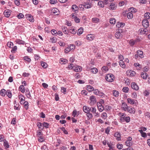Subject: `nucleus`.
Segmentation results:
<instances>
[{
  "label": "nucleus",
  "mask_w": 150,
  "mask_h": 150,
  "mask_svg": "<svg viewBox=\"0 0 150 150\" xmlns=\"http://www.w3.org/2000/svg\"><path fill=\"white\" fill-rule=\"evenodd\" d=\"M113 76L111 74H108L105 76V79L108 82H112L113 80Z\"/></svg>",
  "instance_id": "obj_1"
},
{
  "label": "nucleus",
  "mask_w": 150,
  "mask_h": 150,
  "mask_svg": "<svg viewBox=\"0 0 150 150\" xmlns=\"http://www.w3.org/2000/svg\"><path fill=\"white\" fill-rule=\"evenodd\" d=\"M122 31L121 30L120 31L116 32L115 35V37L117 39L121 38L122 36Z\"/></svg>",
  "instance_id": "obj_2"
},
{
  "label": "nucleus",
  "mask_w": 150,
  "mask_h": 150,
  "mask_svg": "<svg viewBox=\"0 0 150 150\" xmlns=\"http://www.w3.org/2000/svg\"><path fill=\"white\" fill-rule=\"evenodd\" d=\"M142 25L145 28H147L149 26V23L146 19H144L142 21Z\"/></svg>",
  "instance_id": "obj_3"
},
{
  "label": "nucleus",
  "mask_w": 150,
  "mask_h": 150,
  "mask_svg": "<svg viewBox=\"0 0 150 150\" xmlns=\"http://www.w3.org/2000/svg\"><path fill=\"white\" fill-rule=\"evenodd\" d=\"M97 105L98 110L100 112H101L103 111L104 109V108L103 106L100 103H97Z\"/></svg>",
  "instance_id": "obj_4"
},
{
  "label": "nucleus",
  "mask_w": 150,
  "mask_h": 150,
  "mask_svg": "<svg viewBox=\"0 0 150 150\" xmlns=\"http://www.w3.org/2000/svg\"><path fill=\"white\" fill-rule=\"evenodd\" d=\"M131 86L133 89L137 91L139 89L138 86L134 82H133L131 83Z\"/></svg>",
  "instance_id": "obj_5"
},
{
  "label": "nucleus",
  "mask_w": 150,
  "mask_h": 150,
  "mask_svg": "<svg viewBox=\"0 0 150 150\" xmlns=\"http://www.w3.org/2000/svg\"><path fill=\"white\" fill-rule=\"evenodd\" d=\"M87 39L89 40L92 41L95 38L94 35L92 34H89L86 36Z\"/></svg>",
  "instance_id": "obj_6"
},
{
  "label": "nucleus",
  "mask_w": 150,
  "mask_h": 150,
  "mask_svg": "<svg viewBox=\"0 0 150 150\" xmlns=\"http://www.w3.org/2000/svg\"><path fill=\"white\" fill-rule=\"evenodd\" d=\"M52 11V14H54L55 15H57L59 14V11L57 8H54Z\"/></svg>",
  "instance_id": "obj_7"
},
{
  "label": "nucleus",
  "mask_w": 150,
  "mask_h": 150,
  "mask_svg": "<svg viewBox=\"0 0 150 150\" xmlns=\"http://www.w3.org/2000/svg\"><path fill=\"white\" fill-rule=\"evenodd\" d=\"M90 99L91 100V103L93 104L95 103L96 102V98L93 96H91L90 97Z\"/></svg>",
  "instance_id": "obj_8"
},
{
  "label": "nucleus",
  "mask_w": 150,
  "mask_h": 150,
  "mask_svg": "<svg viewBox=\"0 0 150 150\" xmlns=\"http://www.w3.org/2000/svg\"><path fill=\"white\" fill-rule=\"evenodd\" d=\"M81 67L80 66H76L74 67L73 70L76 72H78L81 70Z\"/></svg>",
  "instance_id": "obj_9"
},
{
  "label": "nucleus",
  "mask_w": 150,
  "mask_h": 150,
  "mask_svg": "<svg viewBox=\"0 0 150 150\" xmlns=\"http://www.w3.org/2000/svg\"><path fill=\"white\" fill-rule=\"evenodd\" d=\"M114 136L116 137V139L118 141H120L121 140V134L120 133L118 132L115 133L114 135Z\"/></svg>",
  "instance_id": "obj_10"
},
{
  "label": "nucleus",
  "mask_w": 150,
  "mask_h": 150,
  "mask_svg": "<svg viewBox=\"0 0 150 150\" xmlns=\"http://www.w3.org/2000/svg\"><path fill=\"white\" fill-rule=\"evenodd\" d=\"M109 8L110 10H114L116 9V6L115 4L112 3L110 4Z\"/></svg>",
  "instance_id": "obj_11"
},
{
  "label": "nucleus",
  "mask_w": 150,
  "mask_h": 150,
  "mask_svg": "<svg viewBox=\"0 0 150 150\" xmlns=\"http://www.w3.org/2000/svg\"><path fill=\"white\" fill-rule=\"evenodd\" d=\"M83 111L86 113L89 112L90 111V108L87 107L86 106H84L83 107Z\"/></svg>",
  "instance_id": "obj_12"
},
{
  "label": "nucleus",
  "mask_w": 150,
  "mask_h": 150,
  "mask_svg": "<svg viewBox=\"0 0 150 150\" xmlns=\"http://www.w3.org/2000/svg\"><path fill=\"white\" fill-rule=\"evenodd\" d=\"M127 110L129 112L131 113L134 114L135 113V109L133 108L128 107Z\"/></svg>",
  "instance_id": "obj_13"
},
{
  "label": "nucleus",
  "mask_w": 150,
  "mask_h": 150,
  "mask_svg": "<svg viewBox=\"0 0 150 150\" xmlns=\"http://www.w3.org/2000/svg\"><path fill=\"white\" fill-rule=\"evenodd\" d=\"M137 53L138 55L141 58H142L144 57L143 55V52L141 50H139L137 52Z\"/></svg>",
  "instance_id": "obj_14"
},
{
  "label": "nucleus",
  "mask_w": 150,
  "mask_h": 150,
  "mask_svg": "<svg viewBox=\"0 0 150 150\" xmlns=\"http://www.w3.org/2000/svg\"><path fill=\"white\" fill-rule=\"evenodd\" d=\"M125 25V24L123 23H121L118 22L117 23V24H116V26L117 27L119 28H122Z\"/></svg>",
  "instance_id": "obj_15"
},
{
  "label": "nucleus",
  "mask_w": 150,
  "mask_h": 150,
  "mask_svg": "<svg viewBox=\"0 0 150 150\" xmlns=\"http://www.w3.org/2000/svg\"><path fill=\"white\" fill-rule=\"evenodd\" d=\"M122 108L125 111H126L128 109L127 104L125 103H122Z\"/></svg>",
  "instance_id": "obj_16"
},
{
  "label": "nucleus",
  "mask_w": 150,
  "mask_h": 150,
  "mask_svg": "<svg viewBox=\"0 0 150 150\" xmlns=\"http://www.w3.org/2000/svg\"><path fill=\"white\" fill-rule=\"evenodd\" d=\"M4 14L5 17H9L11 14L10 10H8L7 11H5L4 12Z\"/></svg>",
  "instance_id": "obj_17"
},
{
  "label": "nucleus",
  "mask_w": 150,
  "mask_h": 150,
  "mask_svg": "<svg viewBox=\"0 0 150 150\" xmlns=\"http://www.w3.org/2000/svg\"><path fill=\"white\" fill-rule=\"evenodd\" d=\"M147 76L148 75L146 73H144L142 72L141 74V76L142 78L145 79H146L147 78Z\"/></svg>",
  "instance_id": "obj_18"
},
{
  "label": "nucleus",
  "mask_w": 150,
  "mask_h": 150,
  "mask_svg": "<svg viewBox=\"0 0 150 150\" xmlns=\"http://www.w3.org/2000/svg\"><path fill=\"white\" fill-rule=\"evenodd\" d=\"M139 31L142 34H145L146 33V32L148 31L147 29L143 28L140 29Z\"/></svg>",
  "instance_id": "obj_19"
},
{
  "label": "nucleus",
  "mask_w": 150,
  "mask_h": 150,
  "mask_svg": "<svg viewBox=\"0 0 150 150\" xmlns=\"http://www.w3.org/2000/svg\"><path fill=\"white\" fill-rule=\"evenodd\" d=\"M17 43L19 44L23 45L25 44V42L19 39H17L16 41Z\"/></svg>",
  "instance_id": "obj_20"
},
{
  "label": "nucleus",
  "mask_w": 150,
  "mask_h": 150,
  "mask_svg": "<svg viewBox=\"0 0 150 150\" xmlns=\"http://www.w3.org/2000/svg\"><path fill=\"white\" fill-rule=\"evenodd\" d=\"M83 32V29L81 27L80 28H79L78 31L77 32V34L79 35H81Z\"/></svg>",
  "instance_id": "obj_21"
},
{
  "label": "nucleus",
  "mask_w": 150,
  "mask_h": 150,
  "mask_svg": "<svg viewBox=\"0 0 150 150\" xmlns=\"http://www.w3.org/2000/svg\"><path fill=\"white\" fill-rule=\"evenodd\" d=\"M6 91L4 89H2L0 91V94L3 96H4L6 94Z\"/></svg>",
  "instance_id": "obj_22"
},
{
  "label": "nucleus",
  "mask_w": 150,
  "mask_h": 150,
  "mask_svg": "<svg viewBox=\"0 0 150 150\" xmlns=\"http://www.w3.org/2000/svg\"><path fill=\"white\" fill-rule=\"evenodd\" d=\"M27 15V16L28 17V20L31 22H33L34 21V19L33 18V16H32L30 14H28Z\"/></svg>",
  "instance_id": "obj_23"
},
{
  "label": "nucleus",
  "mask_w": 150,
  "mask_h": 150,
  "mask_svg": "<svg viewBox=\"0 0 150 150\" xmlns=\"http://www.w3.org/2000/svg\"><path fill=\"white\" fill-rule=\"evenodd\" d=\"M119 64L123 68H125V65L124 62L122 60H120L119 62Z\"/></svg>",
  "instance_id": "obj_24"
},
{
  "label": "nucleus",
  "mask_w": 150,
  "mask_h": 150,
  "mask_svg": "<svg viewBox=\"0 0 150 150\" xmlns=\"http://www.w3.org/2000/svg\"><path fill=\"white\" fill-rule=\"evenodd\" d=\"M26 95L27 96V98H29L31 99V96L30 95V93L29 90H26L25 92Z\"/></svg>",
  "instance_id": "obj_25"
},
{
  "label": "nucleus",
  "mask_w": 150,
  "mask_h": 150,
  "mask_svg": "<svg viewBox=\"0 0 150 150\" xmlns=\"http://www.w3.org/2000/svg\"><path fill=\"white\" fill-rule=\"evenodd\" d=\"M127 101L128 103L131 104H134L135 101L134 100L130 98H128L127 99Z\"/></svg>",
  "instance_id": "obj_26"
},
{
  "label": "nucleus",
  "mask_w": 150,
  "mask_h": 150,
  "mask_svg": "<svg viewBox=\"0 0 150 150\" xmlns=\"http://www.w3.org/2000/svg\"><path fill=\"white\" fill-rule=\"evenodd\" d=\"M150 13L149 12H146L144 14V16L146 17V19H149L150 18Z\"/></svg>",
  "instance_id": "obj_27"
},
{
  "label": "nucleus",
  "mask_w": 150,
  "mask_h": 150,
  "mask_svg": "<svg viewBox=\"0 0 150 150\" xmlns=\"http://www.w3.org/2000/svg\"><path fill=\"white\" fill-rule=\"evenodd\" d=\"M62 29L63 32L65 34H68V31L67 30V27L64 26H62Z\"/></svg>",
  "instance_id": "obj_28"
},
{
  "label": "nucleus",
  "mask_w": 150,
  "mask_h": 150,
  "mask_svg": "<svg viewBox=\"0 0 150 150\" xmlns=\"http://www.w3.org/2000/svg\"><path fill=\"white\" fill-rule=\"evenodd\" d=\"M98 5L101 7H104V2L102 1H99L98 3Z\"/></svg>",
  "instance_id": "obj_29"
},
{
  "label": "nucleus",
  "mask_w": 150,
  "mask_h": 150,
  "mask_svg": "<svg viewBox=\"0 0 150 150\" xmlns=\"http://www.w3.org/2000/svg\"><path fill=\"white\" fill-rule=\"evenodd\" d=\"M125 121L127 122H129L130 121V118L129 117H125L124 116L123 117V119Z\"/></svg>",
  "instance_id": "obj_30"
},
{
  "label": "nucleus",
  "mask_w": 150,
  "mask_h": 150,
  "mask_svg": "<svg viewBox=\"0 0 150 150\" xmlns=\"http://www.w3.org/2000/svg\"><path fill=\"white\" fill-rule=\"evenodd\" d=\"M91 71L93 74H96L98 72V70L95 68H93L91 69Z\"/></svg>",
  "instance_id": "obj_31"
},
{
  "label": "nucleus",
  "mask_w": 150,
  "mask_h": 150,
  "mask_svg": "<svg viewBox=\"0 0 150 150\" xmlns=\"http://www.w3.org/2000/svg\"><path fill=\"white\" fill-rule=\"evenodd\" d=\"M6 94L9 98H10L12 97V95L11 93L10 90H7L6 91Z\"/></svg>",
  "instance_id": "obj_32"
},
{
  "label": "nucleus",
  "mask_w": 150,
  "mask_h": 150,
  "mask_svg": "<svg viewBox=\"0 0 150 150\" xmlns=\"http://www.w3.org/2000/svg\"><path fill=\"white\" fill-rule=\"evenodd\" d=\"M113 95L116 97L118 96L119 95V92L118 91H117L115 90H114L113 91Z\"/></svg>",
  "instance_id": "obj_33"
},
{
  "label": "nucleus",
  "mask_w": 150,
  "mask_h": 150,
  "mask_svg": "<svg viewBox=\"0 0 150 150\" xmlns=\"http://www.w3.org/2000/svg\"><path fill=\"white\" fill-rule=\"evenodd\" d=\"M126 145L127 146H128L129 147L131 146L132 144V141H126L125 142Z\"/></svg>",
  "instance_id": "obj_34"
},
{
  "label": "nucleus",
  "mask_w": 150,
  "mask_h": 150,
  "mask_svg": "<svg viewBox=\"0 0 150 150\" xmlns=\"http://www.w3.org/2000/svg\"><path fill=\"white\" fill-rule=\"evenodd\" d=\"M19 89L20 91L23 93H24L25 91V88L23 85H21L19 87Z\"/></svg>",
  "instance_id": "obj_35"
},
{
  "label": "nucleus",
  "mask_w": 150,
  "mask_h": 150,
  "mask_svg": "<svg viewBox=\"0 0 150 150\" xmlns=\"http://www.w3.org/2000/svg\"><path fill=\"white\" fill-rule=\"evenodd\" d=\"M41 65L42 67L44 68H46L47 67V64L45 62H41Z\"/></svg>",
  "instance_id": "obj_36"
},
{
  "label": "nucleus",
  "mask_w": 150,
  "mask_h": 150,
  "mask_svg": "<svg viewBox=\"0 0 150 150\" xmlns=\"http://www.w3.org/2000/svg\"><path fill=\"white\" fill-rule=\"evenodd\" d=\"M127 17L129 19H131L133 17V15L131 12L128 13L127 14Z\"/></svg>",
  "instance_id": "obj_37"
},
{
  "label": "nucleus",
  "mask_w": 150,
  "mask_h": 150,
  "mask_svg": "<svg viewBox=\"0 0 150 150\" xmlns=\"http://www.w3.org/2000/svg\"><path fill=\"white\" fill-rule=\"evenodd\" d=\"M87 88V90L89 91H93L94 89L91 86H88Z\"/></svg>",
  "instance_id": "obj_38"
},
{
  "label": "nucleus",
  "mask_w": 150,
  "mask_h": 150,
  "mask_svg": "<svg viewBox=\"0 0 150 150\" xmlns=\"http://www.w3.org/2000/svg\"><path fill=\"white\" fill-rule=\"evenodd\" d=\"M4 147L6 148H8L9 147V145L8 142L5 141L4 142Z\"/></svg>",
  "instance_id": "obj_39"
},
{
  "label": "nucleus",
  "mask_w": 150,
  "mask_h": 150,
  "mask_svg": "<svg viewBox=\"0 0 150 150\" xmlns=\"http://www.w3.org/2000/svg\"><path fill=\"white\" fill-rule=\"evenodd\" d=\"M93 22L95 23H97L99 21V19L97 18H93L92 19Z\"/></svg>",
  "instance_id": "obj_40"
},
{
  "label": "nucleus",
  "mask_w": 150,
  "mask_h": 150,
  "mask_svg": "<svg viewBox=\"0 0 150 150\" xmlns=\"http://www.w3.org/2000/svg\"><path fill=\"white\" fill-rule=\"evenodd\" d=\"M96 109L95 108L91 107L90 108V111L93 113H96Z\"/></svg>",
  "instance_id": "obj_41"
},
{
  "label": "nucleus",
  "mask_w": 150,
  "mask_h": 150,
  "mask_svg": "<svg viewBox=\"0 0 150 150\" xmlns=\"http://www.w3.org/2000/svg\"><path fill=\"white\" fill-rule=\"evenodd\" d=\"M129 88L127 87H124L122 88L123 92L125 93H127L129 91Z\"/></svg>",
  "instance_id": "obj_42"
},
{
  "label": "nucleus",
  "mask_w": 150,
  "mask_h": 150,
  "mask_svg": "<svg viewBox=\"0 0 150 150\" xmlns=\"http://www.w3.org/2000/svg\"><path fill=\"white\" fill-rule=\"evenodd\" d=\"M86 115L87 116V117L89 119H91L93 117V115L90 112H88L87 113V114H86Z\"/></svg>",
  "instance_id": "obj_43"
},
{
  "label": "nucleus",
  "mask_w": 150,
  "mask_h": 150,
  "mask_svg": "<svg viewBox=\"0 0 150 150\" xmlns=\"http://www.w3.org/2000/svg\"><path fill=\"white\" fill-rule=\"evenodd\" d=\"M17 49V47L16 46H14L12 48V50H11V52L12 53H15Z\"/></svg>",
  "instance_id": "obj_44"
},
{
  "label": "nucleus",
  "mask_w": 150,
  "mask_h": 150,
  "mask_svg": "<svg viewBox=\"0 0 150 150\" xmlns=\"http://www.w3.org/2000/svg\"><path fill=\"white\" fill-rule=\"evenodd\" d=\"M101 117L103 119H105L107 117L106 113L105 112H103L102 113Z\"/></svg>",
  "instance_id": "obj_45"
},
{
  "label": "nucleus",
  "mask_w": 150,
  "mask_h": 150,
  "mask_svg": "<svg viewBox=\"0 0 150 150\" xmlns=\"http://www.w3.org/2000/svg\"><path fill=\"white\" fill-rule=\"evenodd\" d=\"M110 23L111 24H114L116 22V20L115 19L111 18L110 20Z\"/></svg>",
  "instance_id": "obj_46"
},
{
  "label": "nucleus",
  "mask_w": 150,
  "mask_h": 150,
  "mask_svg": "<svg viewBox=\"0 0 150 150\" xmlns=\"http://www.w3.org/2000/svg\"><path fill=\"white\" fill-rule=\"evenodd\" d=\"M63 131L64 133L65 134H68V132L65 130V128L64 127H62L60 128Z\"/></svg>",
  "instance_id": "obj_47"
},
{
  "label": "nucleus",
  "mask_w": 150,
  "mask_h": 150,
  "mask_svg": "<svg viewBox=\"0 0 150 150\" xmlns=\"http://www.w3.org/2000/svg\"><path fill=\"white\" fill-rule=\"evenodd\" d=\"M19 19L22 18L24 17V16L22 13H20L17 16Z\"/></svg>",
  "instance_id": "obj_48"
},
{
  "label": "nucleus",
  "mask_w": 150,
  "mask_h": 150,
  "mask_svg": "<svg viewBox=\"0 0 150 150\" xmlns=\"http://www.w3.org/2000/svg\"><path fill=\"white\" fill-rule=\"evenodd\" d=\"M50 41L52 43H54L57 41V39L56 38L53 37L50 39Z\"/></svg>",
  "instance_id": "obj_49"
},
{
  "label": "nucleus",
  "mask_w": 150,
  "mask_h": 150,
  "mask_svg": "<svg viewBox=\"0 0 150 150\" xmlns=\"http://www.w3.org/2000/svg\"><path fill=\"white\" fill-rule=\"evenodd\" d=\"M93 91V93L97 95H98L100 91L96 89H94Z\"/></svg>",
  "instance_id": "obj_50"
},
{
  "label": "nucleus",
  "mask_w": 150,
  "mask_h": 150,
  "mask_svg": "<svg viewBox=\"0 0 150 150\" xmlns=\"http://www.w3.org/2000/svg\"><path fill=\"white\" fill-rule=\"evenodd\" d=\"M72 8L75 11H77L78 8V6L76 5H73L72 6Z\"/></svg>",
  "instance_id": "obj_51"
},
{
  "label": "nucleus",
  "mask_w": 150,
  "mask_h": 150,
  "mask_svg": "<svg viewBox=\"0 0 150 150\" xmlns=\"http://www.w3.org/2000/svg\"><path fill=\"white\" fill-rule=\"evenodd\" d=\"M24 104V108H25L27 110L28 109V103L27 101H25Z\"/></svg>",
  "instance_id": "obj_52"
},
{
  "label": "nucleus",
  "mask_w": 150,
  "mask_h": 150,
  "mask_svg": "<svg viewBox=\"0 0 150 150\" xmlns=\"http://www.w3.org/2000/svg\"><path fill=\"white\" fill-rule=\"evenodd\" d=\"M104 95L105 94L103 92L100 91H99L98 95V96H100V97L102 98H103L104 96Z\"/></svg>",
  "instance_id": "obj_53"
},
{
  "label": "nucleus",
  "mask_w": 150,
  "mask_h": 150,
  "mask_svg": "<svg viewBox=\"0 0 150 150\" xmlns=\"http://www.w3.org/2000/svg\"><path fill=\"white\" fill-rule=\"evenodd\" d=\"M74 19L75 21L77 23H79L80 22V19L77 18V17H74Z\"/></svg>",
  "instance_id": "obj_54"
},
{
  "label": "nucleus",
  "mask_w": 150,
  "mask_h": 150,
  "mask_svg": "<svg viewBox=\"0 0 150 150\" xmlns=\"http://www.w3.org/2000/svg\"><path fill=\"white\" fill-rule=\"evenodd\" d=\"M84 6L86 8H91V4L90 3L89 4H87L85 5Z\"/></svg>",
  "instance_id": "obj_55"
},
{
  "label": "nucleus",
  "mask_w": 150,
  "mask_h": 150,
  "mask_svg": "<svg viewBox=\"0 0 150 150\" xmlns=\"http://www.w3.org/2000/svg\"><path fill=\"white\" fill-rule=\"evenodd\" d=\"M117 148L119 149H121L123 148V145L122 144H117Z\"/></svg>",
  "instance_id": "obj_56"
},
{
  "label": "nucleus",
  "mask_w": 150,
  "mask_h": 150,
  "mask_svg": "<svg viewBox=\"0 0 150 150\" xmlns=\"http://www.w3.org/2000/svg\"><path fill=\"white\" fill-rule=\"evenodd\" d=\"M71 50H74L75 48V45H71L69 47Z\"/></svg>",
  "instance_id": "obj_57"
},
{
  "label": "nucleus",
  "mask_w": 150,
  "mask_h": 150,
  "mask_svg": "<svg viewBox=\"0 0 150 150\" xmlns=\"http://www.w3.org/2000/svg\"><path fill=\"white\" fill-rule=\"evenodd\" d=\"M19 98L21 100L24 101L25 98L23 95H20L19 96Z\"/></svg>",
  "instance_id": "obj_58"
},
{
  "label": "nucleus",
  "mask_w": 150,
  "mask_h": 150,
  "mask_svg": "<svg viewBox=\"0 0 150 150\" xmlns=\"http://www.w3.org/2000/svg\"><path fill=\"white\" fill-rule=\"evenodd\" d=\"M136 9L133 7H131L129 8V11H130L131 12H133L134 13L136 12Z\"/></svg>",
  "instance_id": "obj_59"
},
{
  "label": "nucleus",
  "mask_w": 150,
  "mask_h": 150,
  "mask_svg": "<svg viewBox=\"0 0 150 150\" xmlns=\"http://www.w3.org/2000/svg\"><path fill=\"white\" fill-rule=\"evenodd\" d=\"M7 46L9 47H11L13 45V43L12 42H8L7 43Z\"/></svg>",
  "instance_id": "obj_60"
},
{
  "label": "nucleus",
  "mask_w": 150,
  "mask_h": 150,
  "mask_svg": "<svg viewBox=\"0 0 150 150\" xmlns=\"http://www.w3.org/2000/svg\"><path fill=\"white\" fill-rule=\"evenodd\" d=\"M62 92L64 94H65L66 92V89L64 87H62L61 88Z\"/></svg>",
  "instance_id": "obj_61"
},
{
  "label": "nucleus",
  "mask_w": 150,
  "mask_h": 150,
  "mask_svg": "<svg viewBox=\"0 0 150 150\" xmlns=\"http://www.w3.org/2000/svg\"><path fill=\"white\" fill-rule=\"evenodd\" d=\"M24 59L30 62L31 61V59L29 58L28 56H25L24 57Z\"/></svg>",
  "instance_id": "obj_62"
},
{
  "label": "nucleus",
  "mask_w": 150,
  "mask_h": 150,
  "mask_svg": "<svg viewBox=\"0 0 150 150\" xmlns=\"http://www.w3.org/2000/svg\"><path fill=\"white\" fill-rule=\"evenodd\" d=\"M111 108L108 105H106L105 108L104 109L105 110L108 111L110 110Z\"/></svg>",
  "instance_id": "obj_63"
},
{
  "label": "nucleus",
  "mask_w": 150,
  "mask_h": 150,
  "mask_svg": "<svg viewBox=\"0 0 150 150\" xmlns=\"http://www.w3.org/2000/svg\"><path fill=\"white\" fill-rule=\"evenodd\" d=\"M42 150H48V148L47 147V146L44 145L42 146L41 148Z\"/></svg>",
  "instance_id": "obj_64"
}]
</instances>
